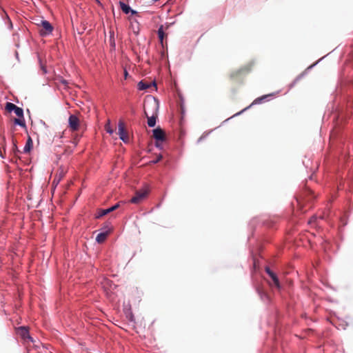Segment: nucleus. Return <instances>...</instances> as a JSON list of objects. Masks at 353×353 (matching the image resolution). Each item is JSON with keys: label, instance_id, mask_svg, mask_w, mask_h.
<instances>
[{"label": "nucleus", "instance_id": "obj_1", "mask_svg": "<svg viewBox=\"0 0 353 353\" xmlns=\"http://www.w3.org/2000/svg\"><path fill=\"white\" fill-rule=\"evenodd\" d=\"M6 110L8 112H11L14 111L15 114L18 117V118H15L14 119V123L17 125H19L23 128H26L24 117H23V110L22 108L17 106L12 103L7 102L6 104Z\"/></svg>", "mask_w": 353, "mask_h": 353}, {"label": "nucleus", "instance_id": "obj_2", "mask_svg": "<svg viewBox=\"0 0 353 353\" xmlns=\"http://www.w3.org/2000/svg\"><path fill=\"white\" fill-rule=\"evenodd\" d=\"M250 71L248 67H243L239 69L232 71L229 74V79L233 83L242 84L244 77Z\"/></svg>", "mask_w": 353, "mask_h": 353}, {"label": "nucleus", "instance_id": "obj_3", "mask_svg": "<svg viewBox=\"0 0 353 353\" xmlns=\"http://www.w3.org/2000/svg\"><path fill=\"white\" fill-rule=\"evenodd\" d=\"M40 29H39V34L42 37H46L48 35H50L52 34L54 28L52 26V24L46 21V20H41V23L39 25Z\"/></svg>", "mask_w": 353, "mask_h": 353}, {"label": "nucleus", "instance_id": "obj_4", "mask_svg": "<svg viewBox=\"0 0 353 353\" xmlns=\"http://www.w3.org/2000/svg\"><path fill=\"white\" fill-rule=\"evenodd\" d=\"M17 333L19 335L25 343H29L33 342V339L29 334V330L27 327H19L17 329Z\"/></svg>", "mask_w": 353, "mask_h": 353}, {"label": "nucleus", "instance_id": "obj_5", "mask_svg": "<svg viewBox=\"0 0 353 353\" xmlns=\"http://www.w3.org/2000/svg\"><path fill=\"white\" fill-rule=\"evenodd\" d=\"M118 134L119 138L124 142L128 143L130 141L129 135L125 129V123L122 121H119L118 124Z\"/></svg>", "mask_w": 353, "mask_h": 353}, {"label": "nucleus", "instance_id": "obj_6", "mask_svg": "<svg viewBox=\"0 0 353 353\" xmlns=\"http://www.w3.org/2000/svg\"><path fill=\"white\" fill-rule=\"evenodd\" d=\"M148 193V190L144 189L137 190L135 193V195L131 199L130 202L135 204L140 203L143 199L146 197Z\"/></svg>", "mask_w": 353, "mask_h": 353}, {"label": "nucleus", "instance_id": "obj_7", "mask_svg": "<svg viewBox=\"0 0 353 353\" xmlns=\"http://www.w3.org/2000/svg\"><path fill=\"white\" fill-rule=\"evenodd\" d=\"M69 127L72 131H76L79 129V119L74 114L70 116L69 119Z\"/></svg>", "mask_w": 353, "mask_h": 353}, {"label": "nucleus", "instance_id": "obj_8", "mask_svg": "<svg viewBox=\"0 0 353 353\" xmlns=\"http://www.w3.org/2000/svg\"><path fill=\"white\" fill-rule=\"evenodd\" d=\"M153 137L156 141L163 142L165 139V132L160 128L153 130Z\"/></svg>", "mask_w": 353, "mask_h": 353}, {"label": "nucleus", "instance_id": "obj_9", "mask_svg": "<svg viewBox=\"0 0 353 353\" xmlns=\"http://www.w3.org/2000/svg\"><path fill=\"white\" fill-rule=\"evenodd\" d=\"M119 203H117L116 205L112 206L111 208H107V209H100L98 210L97 214H96V218L99 219L101 218L111 212L119 208Z\"/></svg>", "mask_w": 353, "mask_h": 353}, {"label": "nucleus", "instance_id": "obj_10", "mask_svg": "<svg viewBox=\"0 0 353 353\" xmlns=\"http://www.w3.org/2000/svg\"><path fill=\"white\" fill-rule=\"evenodd\" d=\"M265 270L272 279L275 287L279 290L281 288V285L276 274L274 273L269 267H265Z\"/></svg>", "mask_w": 353, "mask_h": 353}, {"label": "nucleus", "instance_id": "obj_11", "mask_svg": "<svg viewBox=\"0 0 353 353\" xmlns=\"http://www.w3.org/2000/svg\"><path fill=\"white\" fill-rule=\"evenodd\" d=\"M151 86H154V87H156V83L154 81H153L152 83H145V81H141L139 83H138V88L139 90H145L149 88H150Z\"/></svg>", "mask_w": 353, "mask_h": 353}, {"label": "nucleus", "instance_id": "obj_12", "mask_svg": "<svg viewBox=\"0 0 353 353\" xmlns=\"http://www.w3.org/2000/svg\"><path fill=\"white\" fill-rule=\"evenodd\" d=\"M144 114L148 118V125L150 127H154L156 124L157 117L154 115L149 117L145 108H144Z\"/></svg>", "mask_w": 353, "mask_h": 353}, {"label": "nucleus", "instance_id": "obj_13", "mask_svg": "<svg viewBox=\"0 0 353 353\" xmlns=\"http://www.w3.org/2000/svg\"><path fill=\"white\" fill-rule=\"evenodd\" d=\"M110 232L109 231H106V232H101L99 234H97V237H96V241L99 243H103L107 236H108Z\"/></svg>", "mask_w": 353, "mask_h": 353}, {"label": "nucleus", "instance_id": "obj_14", "mask_svg": "<svg viewBox=\"0 0 353 353\" xmlns=\"http://www.w3.org/2000/svg\"><path fill=\"white\" fill-rule=\"evenodd\" d=\"M120 7L122 11L125 13L128 14L130 12H132V14L135 13L134 10H132L130 8V6L123 2H120Z\"/></svg>", "mask_w": 353, "mask_h": 353}, {"label": "nucleus", "instance_id": "obj_15", "mask_svg": "<svg viewBox=\"0 0 353 353\" xmlns=\"http://www.w3.org/2000/svg\"><path fill=\"white\" fill-rule=\"evenodd\" d=\"M158 36L161 43L163 45V39L164 37H166V34L163 31V26H161V27L158 30Z\"/></svg>", "mask_w": 353, "mask_h": 353}, {"label": "nucleus", "instance_id": "obj_16", "mask_svg": "<svg viewBox=\"0 0 353 353\" xmlns=\"http://www.w3.org/2000/svg\"><path fill=\"white\" fill-rule=\"evenodd\" d=\"M271 96H272V94H266V95L262 96V97H258V98H256V99L252 102V105L261 103H262V102L264 101V99H267L268 97H271Z\"/></svg>", "mask_w": 353, "mask_h": 353}, {"label": "nucleus", "instance_id": "obj_17", "mask_svg": "<svg viewBox=\"0 0 353 353\" xmlns=\"http://www.w3.org/2000/svg\"><path fill=\"white\" fill-rule=\"evenodd\" d=\"M32 146V139L30 138V137H29L27 141V143L23 149L24 152H29Z\"/></svg>", "mask_w": 353, "mask_h": 353}, {"label": "nucleus", "instance_id": "obj_18", "mask_svg": "<svg viewBox=\"0 0 353 353\" xmlns=\"http://www.w3.org/2000/svg\"><path fill=\"white\" fill-rule=\"evenodd\" d=\"M305 201V196H303L302 194L296 197V202H297V204L301 207L302 208L303 205V203Z\"/></svg>", "mask_w": 353, "mask_h": 353}, {"label": "nucleus", "instance_id": "obj_19", "mask_svg": "<svg viewBox=\"0 0 353 353\" xmlns=\"http://www.w3.org/2000/svg\"><path fill=\"white\" fill-rule=\"evenodd\" d=\"M105 130H106V132L108 133H109L110 134H112L113 133V130L112 129L111 126H110V121H108V123L105 124Z\"/></svg>", "mask_w": 353, "mask_h": 353}, {"label": "nucleus", "instance_id": "obj_20", "mask_svg": "<svg viewBox=\"0 0 353 353\" xmlns=\"http://www.w3.org/2000/svg\"><path fill=\"white\" fill-rule=\"evenodd\" d=\"M161 159H162V155L160 154V155H159L157 157V159H154V160L151 161L150 162V164H155V163H158L159 161H160L161 160Z\"/></svg>", "mask_w": 353, "mask_h": 353}, {"label": "nucleus", "instance_id": "obj_21", "mask_svg": "<svg viewBox=\"0 0 353 353\" xmlns=\"http://www.w3.org/2000/svg\"><path fill=\"white\" fill-rule=\"evenodd\" d=\"M110 45L112 48H114L115 47V41H114V39L113 37H110Z\"/></svg>", "mask_w": 353, "mask_h": 353}, {"label": "nucleus", "instance_id": "obj_22", "mask_svg": "<svg viewBox=\"0 0 353 353\" xmlns=\"http://www.w3.org/2000/svg\"><path fill=\"white\" fill-rule=\"evenodd\" d=\"M124 74H125V77L126 78L128 74V72L126 70H125Z\"/></svg>", "mask_w": 353, "mask_h": 353}, {"label": "nucleus", "instance_id": "obj_23", "mask_svg": "<svg viewBox=\"0 0 353 353\" xmlns=\"http://www.w3.org/2000/svg\"><path fill=\"white\" fill-rule=\"evenodd\" d=\"M14 150H17V145L14 142Z\"/></svg>", "mask_w": 353, "mask_h": 353}]
</instances>
